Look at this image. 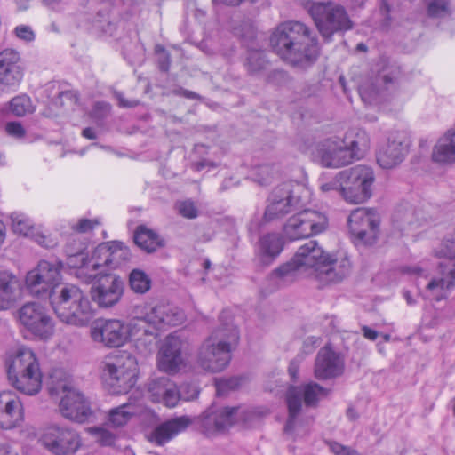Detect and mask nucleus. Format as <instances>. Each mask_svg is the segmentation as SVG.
<instances>
[{
    "mask_svg": "<svg viewBox=\"0 0 455 455\" xmlns=\"http://www.w3.org/2000/svg\"><path fill=\"white\" fill-rule=\"evenodd\" d=\"M156 52L159 54L158 64L162 71H168L171 64L170 54L165 51L162 45L156 46Z\"/></svg>",
    "mask_w": 455,
    "mask_h": 455,
    "instance_id": "obj_52",
    "label": "nucleus"
},
{
    "mask_svg": "<svg viewBox=\"0 0 455 455\" xmlns=\"http://www.w3.org/2000/svg\"><path fill=\"white\" fill-rule=\"evenodd\" d=\"M327 255L315 240H309L298 249L290 261L273 270L270 279L279 286L291 283L300 276L317 280Z\"/></svg>",
    "mask_w": 455,
    "mask_h": 455,
    "instance_id": "obj_5",
    "label": "nucleus"
},
{
    "mask_svg": "<svg viewBox=\"0 0 455 455\" xmlns=\"http://www.w3.org/2000/svg\"><path fill=\"white\" fill-rule=\"evenodd\" d=\"M37 241L39 244L46 248L52 247L55 244L52 241L48 240V238L44 235L39 236Z\"/></svg>",
    "mask_w": 455,
    "mask_h": 455,
    "instance_id": "obj_61",
    "label": "nucleus"
},
{
    "mask_svg": "<svg viewBox=\"0 0 455 455\" xmlns=\"http://www.w3.org/2000/svg\"><path fill=\"white\" fill-rule=\"evenodd\" d=\"M22 420L20 401L11 392L0 393V427L10 429Z\"/></svg>",
    "mask_w": 455,
    "mask_h": 455,
    "instance_id": "obj_29",
    "label": "nucleus"
},
{
    "mask_svg": "<svg viewBox=\"0 0 455 455\" xmlns=\"http://www.w3.org/2000/svg\"><path fill=\"white\" fill-rule=\"evenodd\" d=\"M183 320V312L176 307L145 306L140 315L132 318L128 325L117 319L97 321L91 329V337L108 347H119L132 339L136 348L147 354L152 351L160 331L179 325Z\"/></svg>",
    "mask_w": 455,
    "mask_h": 455,
    "instance_id": "obj_1",
    "label": "nucleus"
},
{
    "mask_svg": "<svg viewBox=\"0 0 455 455\" xmlns=\"http://www.w3.org/2000/svg\"><path fill=\"white\" fill-rule=\"evenodd\" d=\"M24 67L20 53L12 48L0 52V88L14 89L22 81Z\"/></svg>",
    "mask_w": 455,
    "mask_h": 455,
    "instance_id": "obj_22",
    "label": "nucleus"
},
{
    "mask_svg": "<svg viewBox=\"0 0 455 455\" xmlns=\"http://www.w3.org/2000/svg\"><path fill=\"white\" fill-rule=\"evenodd\" d=\"M235 34L242 37L244 42H252L257 36L256 28L251 20L242 22L239 27L235 28Z\"/></svg>",
    "mask_w": 455,
    "mask_h": 455,
    "instance_id": "obj_48",
    "label": "nucleus"
},
{
    "mask_svg": "<svg viewBox=\"0 0 455 455\" xmlns=\"http://www.w3.org/2000/svg\"><path fill=\"white\" fill-rule=\"evenodd\" d=\"M238 411V407L211 406L201 416L204 433L212 435L226 430L235 423Z\"/></svg>",
    "mask_w": 455,
    "mask_h": 455,
    "instance_id": "obj_23",
    "label": "nucleus"
},
{
    "mask_svg": "<svg viewBox=\"0 0 455 455\" xmlns=\"http://www.w3.org/2000/svg\"><path fill=\"white\" fill-rule=\"evenodd\" d=\"M344 363L339 355L325 346L317 354L315 363V377L319 380L336 378L342 374Z\"/></svg>",
    "mask_w": 455,
    "mask_h": 455,
    "instance_id": "obj_27",
    "label": "nucleus"
},
{
    "mask_svg": "<svg viewBox=\"0 0 455 455\" xmlns=\"http://www.w3.org/2000/svg\"><path fill=\"white\" fill-rule=\"evenodd\" d=\"M181 339L172 334L168 335L157 355L158 368L167 373L177 372L184 363Z\"/></svg>",
    "mask_w": 455,
    "mask_h": 455,
    "instance_id": "obj_26",
    "label": "nucleus"
},
{
    "mask_svg": "<svg viewBox=\"0 0 455 455\" xmlns=\"http://www.w3.org/2000/svg\"><path fill=\"white\" fill-rule=\"evenodd\" d=\"M124 291V280L115 274H106L99 276L91 287V297L100 307L109 308L121 300Z\"/></svg>",
    "mask_w": 455,
    "mask_h": 455,
    "instance_id": "obj_21",
    "label": "nucleus"
},
{
    "mask_svg": "<svg viewBox=\"0 0 455 455\" xmlns=\"http://www.w3.org/2000/svg\"><path fill=\"white\" fill-rule=\"evenodd\" d=\"M175 208L179 214L186 219H196L198 216V209L195 203L189 199L177 202Z\"/></svg>",
    "mask_w": 455,
    "mask_h": 455,
    "instance_id": "obj_47",
    "label": "nucleus"
},
{
    "mask_svg": "<svg viewBox=\"0 0 455 455\" xmlns=\"http://www.w3.org/2000/svg\"><path fill=\"white\" fill-rule=\"evenodd\" d=\"M21 294V280L11 271H0V311L13 307Z\"/></svg>",
    "mask_w": 455,
    "mask_h": 455,
    "instance_id": "obj_28",
    "label": "nucleus"
},
{
    "mask_svg": "<svg viewBox=\"0 0 455 455\" xmlns=\"http://www.w3.org/2000/svg\"><path fill=\"white\" fill-rule=\"evenodd\" d=\"M270 46L283 60L296 66L310 65L319 55L316 35L305 23L289 20L273 30Z\"/></svg>",
    "mask_w": 455,
    "mask_h": 455,
    "instance_id": "obj_2",
    "label": "nucleus"
},
{
    "mask_svg": "<svg viewBox=\"0 0 455 455\" xmlns=\"http://www.w3.org/2000/svg\"><path fill=\"white\" fill-rule=\"evenodd\" d=\"M110 111V105L106 102H96L92 108V116L96 118L105 117Z\"/></svg>",
    "mask_w": 455,
    "mask_h": 455,
    "instance_id": "obj_55",
    "label": "nucleus"
},
{
    "mask_svg": "<svg viewBox=\"0 0 455 455\" xmlns=\"http://www.w3.org/2000/svg\"><path fill=\"white\" fill-rule=\"evenodd\" d=\"M329 448L335 455H359L355 450L337 442H330Z\"/></svg>",
    "mask_w": 455,
    "mask_h": 455,
    "instance_id": "obj_53",
    "label": "nucleus"
},
{
    "mask_svg": "<svg viewBox=\"0 0 455 455\" xmlns=\"http://www.w3.org/2000/svg\"><path fill=\"white\" fill-rule=\"evenodd\" d=\"M43 445L54 455H73L82 446L80 435L68 427H49L42 435Z\"/></svg>",
    "mask_w": 455,
    "mask_h": 455,
    "instance_id": "obj_18",
    "label": "nucleus"
},
{
    "mask_svg": "<svg viewBox=\"0 0 455 455\" xmlns=\"http://www.w3.org/2000/svg\"><path fill=\"white\" fill-rule=\"evenodd\" d=\"M82 135L88 140H94L97 138L95 131L91 127L84 128L82 132Z\"/></svg>",
    "mask_w": 455,
    "mask_h": 455,
    "instance_id": "obj_60",
    "label": "nucleus"
},
{
    "mask_svg": "<svg viewBox=\"0 0 455 455\" xmlns=\"http://www.w3.org/2000/svg\"><path fill=\"white\" fill-rule=\"evenodd\" d=\"M409 141L403 133L389 136L387 143L377 152V162L383 169H392L400 164L408 153Z\"/></svg>",
    "mask_w": 455,
    "mask_h": 455,
    "instance_id": "obj_24",
    "label": "nucleus"
},
{
    "mask_svg": "<svg viewBox=\"0 0 455 455\" xmlns=\"http://www.w3.org/2000/svg\"><path fill=\"white\" fill-rule=\"evenodd\" d=\"M88 432L101 446H112L115 444L117 438L116 434L104 427H89Z\"/></svg>",
    "mask_w": 455,
    "mask_h": 455,
    "instance_id": "obj_41",
    "label": "nucleus"
},
{
    "mask_svg": "<svg viewBox=\"0 0 455 455\" xmlns=\"http://www.w3.org/2000/svg\"><path fill=\"white\" fill-rule=\"evenodd\" d=\"M308 195L307 188L295 181L280 184L271 193L268 204L264 212L265 221H273L283 218L299 209Z\"/></svg>",
    "mask_w": 455,
    "mask_h": 455,
    "instance_id": "obj_9",
    "label": "nucleus"
},
{
    "mask_svg": "<svg viewBox=\"0 0 455 455\" xmlns=\"http://www.w3.org/2000/svg\"><path fill=\"white\" fill-rule=\"evenodd\" d=\"M274 174L273 165L262 164L257 169L253 180L261 186H267L271 182Z\"/></svg>",
    "mask_w": 455,
    "mask_h": 455,
    "instance_id": "obj_46",
    "label": "nucleus"
},
{
    "mask_svg": "<svg viewBox=\"0 0 455 455\" xmlns=\"http://www.w3.org/2000/svg\"><path fill=\"white\" fill-rule=\"evenodd\" d=\"M100 222L98 219H80L76 224L72 226V229L77 233L85 234L92 231L96 227L100 226Z\"/></svg>",
    "mask_w": 455,
    "mask_h": 455,
    "instance_id": "obj_51",
    "label": "nucleus"
},
{
    "mask_svg": "<svg viewBox=\"0 0 455 455\" xmlns=\"http://www.w3.org/2000/svg\"><path fill=\"white\" fill-rule=\"evenodd\" d=\"M267 64L265 52L259 49L248 51L245 66L250 74H257L265 69Z\"/></svg>",
    "mask_w": 455,
    "mask_h": 455,
    "instance_id": "obj_38",
    "label": "nucleus"
},
{
    "mask_svg": "<svg viewBox=\"0 0 455 455\" xmlns=\"http://www.w3.org/2000/svg\"><path fill=\"white\" fill-rule=\"evenodd\" d=\"M328 224V218L323 212L306 209L291 216L283 230L288 240L296 241L323 233Z\"/></svg>",
    "mask_w": 455,
    "mask_h": 455,
    "instance_id": "obj_15",
    "label": "nucleus"
},
{
    "mask_svg": "<svg viewBox=\"0 0 455 455\" xmlns=\"http://www.w3.org/2000/svg\"><path fill=\"white\" fill-rule=\"evenodd\" d=\"M134 242L147 252H154L164 245V240L155 231L144 226L137 228Z\"/></svg>",
    "mask_w": 455,
    "mask_h": 455,
    "instance_id": "obj_34",
    "label": "nucleus"
},
{
    "mask_svg": "<svg viewBox=\"0 0 455 455\" xmlns=\"http://www.w3.org/2000/svg\"><path fill=\"white\" fill-rule=\"evenodd\" d=\"M6 132H8V134L16 138H21L25 135V130L23 126L18 122L7 123Z\"/></svg>",
    "mask_w": 455,
    "mask_h": 455,
    "instance_id": "obj_56",
    "label": "nucleus"
},
{
    "mask_svg": "<svg viewBox=\"0 0 455 455\" xmlns=\"http://www.w3.org/2000/svg\"><path fill=\"white\" fill-rule=\"evenodd\" d=\"M363 335L365 339L374 341L378 336L379 333L375 330L371 329L368 326H363L362 327Z\"/></svg>",
    "mask_w": 455,
    "mask_h": 455,
    "instance_id": "obj_59",
    "label": "nucleus"
},
{
    "mask_svg": "<svg viewBox=\"0 0 455 455\" xmlns=\"http://www.w3.org/2000/svg\"><path fill=\"white\" fill-rule=\"evenodd\" d=\"M137 361L134 356L124 354L105 362L103 379L114 393H126L137 381Z\"/></svg>",
    "mask_w": 455,
    "mask_h": 455,
    "instance_id": "obj_13",
    "label": "nucleus"
},
{
    "mask_svg": "<svg viewBox=\"0 0 455 455\" xmlns=\"http://www.w3.org/2000/svg\"><path fill=\"white\" fill-rule=\"evenodd\" d=\"M138 101L137 100H133V101H129V100H124V98L120 97L119 98V105L121 107H124V108H132V107H135L138 105Z\"/></svg>",
    "mask_w": 455,
    "mask_h": 455,
    "instance_id": "obj_63",
    "label": "nucleus"
},
{
    "mask_svg": "<svg viewBox=\"0 0 455 455\" xmlns=\"http://www.w3.org/2000/svg\"><path fill=\"white\" fill-rule=\"evenodd\" d=\"M432 158L435 162L443 164L455 162V127L439 139L433 149Z\"/></svg>",
    "mask_w": 455,
    "mask_h": 455,
    "instance_id": "obj_33",
    "label": "nucleus"
},
{
    "mask_svg": "<svg viewBox=\"0 0 455 455\" xmlns=\"http://www.w3.org/2000/svg\"><path fill=\"white\" fill-rule=\"evenodd\" d=\"M61 261L41 260L37 267L26 276V285L29 292L36 297L49 298L53 291H60L61 281Z\"/></svg>",
    "mask_w": 455,
    "mask_h": 455,
    "instance_id": "obj_14",
    "label": "nucleus"
},
{
    "mask_svg": "<svg viewBox=\"0 0 455 455\" xmlns=\"http://www.w3.org/2000/svg\"><path fill=\"white\" fill-rule=\"evenodd\" d=\"M129 283L134 292L143 294L150 289L151 280L145 272L133 269L129 275Z\"/></svg>",
    "mask_w": 455,
    "mask_h": 455,
    "instance_id": "obj_39",
    "label": "nucleus"
},
{
    "mask_svg": "<svg viewBox=\"0 0 455 455\" xmlns=\"http://www.w3.org/2000/svg\"><path fill=\"white\" fill-rule=\"evenodd\" d=\"M242 383L239 377L221 379L216 381V394L219 396L225 395L228 391L236 389Z\"/></svg>",
    "mask_w": 455,
    "mask_h": 455,
    "instance_id": "obj_45",
    "label": "nucleus"
},
{
    "mask_svg": "<svg viewBox=\"0 0 455 455\" xmlns=\"http://www.w3.org/2000/svg\"><path fill=\"white\" fill-rule=\"evenodd\" d=\"M427 15L431 18H444L451 14L447 0H427Z\"/></svg>",
    "mask_w": 455,
    "mask_h": 455,
    "instance_id": "obj_42",
    "label": "nucleus"
},
{
    "mask_svg": "<svg viewBox=\"0 0 455 455\" xmlns=\"http://www.w3.org/2000/svg\"><path fill=\"white\" fill-rule=\"evenodd\" d=\"M298 371H299V367L298 365L295 363H291L289 368H288V371H289V374L290 376L291 377L292 379H297V375H298Z\"/></svg>",
    "mask_w": 455,
    "mask_h": 455,
    "instance_id": "obj_62",
    "label": "nucleus"
},
{
    "mask_svg": "<svg viewBox=\"0 0 455 455\" xmlns=\"http://www.w3.org/2000/svg\"><path fill=\"white\" fill-rule=\"evenodd\" d=\"M283 250L281 236L275 233L263 235L259 240V257L261 264L268 266Z\"/></svg>",
    "mask_w": 455,
    "mask_h": 455,
    "instance_id": "obj_32",
    "label": "nucleus"
},
{
    "mask_svg": "<svg viewBox=\"0 0 455 455\" xmlns=\"http://www.w3.org/2000/svg\"><path fill=\"white\" fill-rule=\"evenodd\" d=\"M351 267V261L346 254L332 256L328 253L316 281L321 287L338 283L349 275Z\"/></svg>",
    "mask_w": 455,
    "mask_h": 455,
    "instance_id": "obj_25",
    "label": "nucleus"
},
{
    "mask_svg": "<svg viewBox=\"0 0 455 455\" xmlns=\"http://www.w3.org/2000/svg\"><path fill=\"white\" fill-rule=\"evenodd\" d=\"M328 393V389L313 381L301 386H291L286 393L289 416L284 426V433L291 436L299 434L298 416L301 411L302 402L307 407H315Z\"/></svg>",
    "mask_w": 455,
    "mask_h": 455,
    "instance_id": "obj_10",
    "label": "nucleus"
},
{
    "mask_svg": "<svg viewBox=\"0 0 455 455\" xmlns=\"http://www.w3.org/2000/svg\"><path fill=\"white\" fill-rule=\"evenodd\" d=\"M134 414L135 409L132 404H122L109 411L108 424L113 427H121L127 424Z\"/></svg>",
    "mask_w": 455,
    "mask_h": 455,
    "instance_id": "obj_37",
    "label": "nucleus"
},
{
    "mask_svg": "<svg viewBox=\"0 0 455 455\" xmlns=\"http://www.w3.org/2000/svg\"><path fill=\"white\" fill-rule=\"evenodd\" d=\"M163 399H161L160 403H163L167 407H174L177 405L180 400V393L178 391L177 386L172 381L167 389H165V394Z\"/></svg>",
    "mask_w": 455,
    "mask_h": 455,
    "instance_id": "obj_50",
    "label": "nucleus"
},
{
    "mask_svg": "<svg viewBox=\"0 0 455 455\" xmlns=\"http://www.w3.org/2000/svg\"><path fill=\"white\" fill-rule=\"evenodd\" d=\"M84 246L79 243L78 248L73 251L68 247V265L76 269L75 275L82 282L89 283L94 280V274L90 272L89 258L83 252Z\"/></svg>",
    "mask_w": 455,
    "mask_h": 455,
    "instance_id": "obj_31",
    "label": "nucleus"
},
{
    "mask_svg": "<svg viewBox=\"0 0 455 455\" xmlns=\"http://www.w3.org/2000/svg\"><path fill=\"white\" fill-rule=\"evenodd\" d=\"M368 147V134L356 128L347 131L342 139L333 136L319 141L314 155L323 166L339 168L362 158Z\"/></svg>",
    "mask_w": 455,
    "mask_h": 455,
    "instance_id": "obj_4",
    "label": "nucleus"
},
{
    "mask_svg": "<svg viewBox=\"0 0 455 455\" xmlns=\"http://www.w3.org/2000/svg\"><path fill=\"white\" fill-rule=\"evenodd\" d=\"M309 13L319 33L327 40L335 33H344L353 28V21L340 4L332 2L314 3Z\"/></svg>",
    "mask_w": 455,
    "mask_h": 455,
    "instance_id": "obj_11",
    "label": "nucleus"
},
{
    "mask_svg": "<svg viewBox=\"0 0 455 455\" xmlns=\"http://www.w3.org/2000/svg\"><path fill=\"white\" fill-rule=\"evenodd\" d=\"M438 253L439 257L448 259L438 265L441 277L433 278L427 285V291L432 299L439 301L445 297V291L455 286V243L445 244Z\"/></svg>",
    "mask_w": 455,
    "mask_h": 455,
    "instance_id": "obj_19",
    "label": "nucleus"
},
{
    "mask_svg": "<svg viewBox=\"0 0 455 455\" xmlns=\"http://www.w3.org/2000/svg\"><path fill=\"white\" fill-rule=\"evenodd\" d=\"M219 319L220 325L202 342L196 356L198 366L212 373L220 372L228 366L240 339L228 311H222Z\"/></svg>",
    "mask_w": 455,
    "mask_h": 455,
    "instance_id": "obj_3",
    "label": "nucleus"
},
{
    "mask_svg": "<svg viewBox=\"0 0 455 455\" xmlns=\"http://www.w3.org/2000/svg\"><path fill=\"white\" fill-rule=\"evenodd\" d=\"M172 380L168 377H160L153 379L148 385V391L151 395L152 401L160 403L164 397L165 389L168 388Z\"/></svg>",
    "mask_w": 455,
    "mask_h": 455,
    "instance_id": "obj_43",
    "label": "nucleus"
},
{
    "mask_svg": "<svg viewBox=\"0 0 455 455\" xmlns=\"http://www.w3.org/2000/svg\"><path fill=\"white\" fill-rule=\"evenodd\" d=\"M107 243L110 248V250H108L110 269L120 267L130 260V250L123 243L117 241Z\"/></svg>",
    "mask_w": 455,
    "mask_h": 455,
    "instance_id": "obj_36",
    "label": "nucleus"
},
{
    "mask_svg": "<svg viewBox=\"0 0 455 455\" xmlns=\"http://www.w3.org/2000/svg\"><path fill=\"white\" fill-rule=\"evenodd\" d=\"M344 180L339 178V172L327 181H322L320 189L323 193L337 192L343 196Z\"/></svg>",
    "mask_w": 455,
    "mask_h": 455,
    "instance_id": "obj_49",
    "label": "nucleus"
},
{
    "mask_svg": "<svg viewBox=\"0 0 455 455\" xmlns=\"http://www.w3.org/2000/svg\"><path fill=\"white\" fill-rule=\"evenodd\" d=\"M380 1V7L379 12L380 14L383 16V21H382V27L383 28H388L390 25L391 18H390V5L388 3V0H379Z\"/></svg>",
    "mask_w": 455,
    "mask_h": 455,
    "instance_id": "obj_57",
    "label": "nucleus"
},
{
    "mask_svg": "<svg viewBox=\"0 0 455 455\" xmlns=\"http://www.w3.org/2000/svg\"><path fill=\"white\" fill-rule=\"evenodd\" d=\"M108 250H110L108 243L107 242L102 243L94 249L91 258H89L87 264H89L90 272L94 274V279L102 273L101 267L110 268Z\"/></svg>",
    "mask_w": 455,
    "mask_h": 455,
    "instance_id": "obj_35",
    "label": "nucleus"
},
{
    "mask_svg": "<svg viewBox=\"0 0 455 455\" xmlns=\"http://www.w3.org/2000/svg\"><path fill=\"white\" fill-rule=\"evenodd\" d=\"M50 303L57 317L67 324L85 326L94 315L88 297L74 284H66L52 292Z\"/></svg>",
    "mask_w": 455,
    "mask_h": 455,
    "instance_id": "obj_7",
    "label": "nucleus"
},
{
    "mask_svg": "<svg viewBox=\"0 0 455 455\" xmlns=\"http://www.w3.org/2000/svg\"><path fill=\"white\" fill-rule=\"evenodd\" d=\"M173 93L176 95L183 96L187 99H191V100L200 98V96L197 93H196L195 92L188 91V90H186L183 88H179V89L174 90Z\"/></svg>",
    "mask_w": 455,
    "mask_h": 455,
    "instance_id": "obj_58",
    "label": "nucleus"
},
{
    "mask_svg": "<svg viewBox=\"0 0 455 455\" xmlns=\"http://www.w3.org/2000/svg\"><path fill=\"white\" fill-rule=\"evenodd\" d=\"M0 455H17L12 453L6 444L0 443Z\"/></svg>",
    "mask_w": 455,
    "mask_h": 455,
    "instance_id": "obj_64",
    "label": "nucleus"
},
{
    "mask_svg": "<svg viewBox=\"0 0 455 455\" xmlns=\"http://www.w3.org/2000/svg\"><path fill=\"white\" fill-rule=\"evenodd\" d=\"M347 225L351 235L357 242L372 244L379 225V216L372 209L356 208L348 216Z\"/></svg>",
    "mask_w": 455,
    "mask_h": 455,
    "instance_id": "obj_20",
    "label": "nucleus"
},
{
    "mask_svg": "<svg viewBox=\"0 0 455 455\" xmlns=\"http://www.w3.org/2000/svg\"><path fill=\"white\" fill-rule=\"evenodd\" d=\"M10 110L17 116H23L33 111L31 100L27 95L14 97L10 101Z\"/></svg>",
    "mask_w": 455,
    "mask_h": 455,
    "instance_id": "obj_44",
    "label": "nucleus"
},
{
    "mask_svg": "<svg viewBox=\"0 0 455 455\" xmlns=\"http://www.w3.org/2000/svg\"><path fill=\"white\" fill-rule=\"evenodd\" d=\"M12 228L14 233L28 235L34 227L31 219L22 212H12L10 215Z\"/></svg>",
    "mask_w": 455,
    "mask_h": 455,
    "instance_id": "obj_40",
    "label": "nucleus"
},
{
    "mask_svg": "<svg viewBox=\"0 0 455 455\" xmlns=\"http://www.w3.org/2000/svg\"><path fill=\"white\" fill-rule=\"evenodd\" d=\"M9 383L19 392L36 395L42 387V372L34 351L27 347H20L9 355L6 360Z\"/></svg>",
    "mask_w": 455,
    "mask_h": 455,
    "instance_id": "obj_6",
    "label": "nucleus"
},
{
    "mask_svg": "<svg viewBox=\"0 0 455 455\" xmlns=\"http://www.w3.org/2000/svg\"><path fill=\"white\" fill-rule=\"evenodd\" d=\"M15 35L18 38L24 40L26 42H31L35 39V34L30 27L20 25L16 27Z\"/></svg>",
    "mask_w": 455,
    "mask_h": 455,
    "instance_id": "obj_54",
    "label": "nucleus"
},
{
    "mask_svg": "<svg viewBox=\"0 0 455 455\" xmlns=\"http://www.w3.org/2000/svg\"><path fill=\"white\" fill-rule=\"evenodd\" d=\"M344 180L343 198L352 204H361L372 196L375 174L371 167L358 164L339 172Z\"/></svg>",
    "mask_w": 455,
    "mask_h": 455,
    "instance_id": "obj_12",
    "label": "nucleus"
},
{
    "mask_svg": "<svg viewBox=\"0 0 455 455\" xmlns=\"http://www.w3.org/2000/svg\"><path fill=\"white\" fill-rule=\"evenodd\" d=\"M402 76L401 67L395 62L382 60L378 64L377 74L364 80L359 86V94L366 104H374L381 93Z\"/></svg>",
    "mask_w": 455,
    "mask_h": 455,
    "instance_id": "obj_16",
    "label": "nucleus"
},
{
    "mask_svg": "<svg viewBox=\"0 0 455 455\" xmlns=\"http://www.w3.org/2000/svg\"><path fill=\"white\" fill-rule=\"evenodd\" d=\"M191 424L187 416L177 417L157 426L149 435L148 440L157 445H164Z\"/></svg>",
    "mask_w": 455,
    "mask_h": 455,
    "instance_id": "obj_30",
    "label": "nucleus"
},
{
    "mask_svg": "<svg viewBox=\"0 0 455 455\" xmlns=\"http://www.w3.org/2000/svg\"><path fill=\"white\" fill-rule=\"evenodd\" d=\"M20 325L39 339H47L54 332V323L45 307L36 302H28L18 311Z\"/></svg>",
    "mask_w": 455,
    "mask_h": 455,
    "instance_id": "obj_17",
    "label": "nucleus"
},
{
    "mask_svg": "<svg viewBox=\"0 0 455 455\" xmlns=\"http://www.w3.org/2000/svg\"><path fill=\"white\" fill-rule=\"evenodd\" d=\"M49 392L52 395H61L59 410L64 418L84 423L94 417L90 401L73 386L70 378L62 371L56 370L51 374Z\"/></svg>",
    "mask_w": 455,
    "mask_h": 455,
    "instance_id": "obj_8",
    "label": "nucleus"
}]
</instances>
